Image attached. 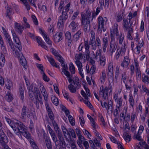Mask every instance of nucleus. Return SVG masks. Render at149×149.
<instances>
[{
  "mask_svg": "<svg viewBox=\"0 0 149 149\" xmlns=\"http://www.w3.org/2000/svg\"><path fill=\"white\" fill-rule=\"evenodd\" d=\"M45 143L47 149H52V146L51 140L47 137L44 138Z\"/></svg>",
  "mask_w": 149,
  "mask_h": 149,
  "instance_id": "obj_30",
  "label": "nucleus"
},
{
  "mask_svg": "<svg viewBox=\"0 0 149 149\" xmlns=\"http://www.w3.org/2000/svg\"><path fill=\"white\" fill-rule=\"evenodd\" d=\"M8 141L6 136L3 130H0V143L2 147V149H11L6 144Z\"/></svg>",
  "mask_w": 149,
  "mask_h": 149,
  "instance_id": "obj_3",
  "label": "nucleus"
},
{
  "mask_svg": "<svg viewBox=\"0 0 149 149\" xmlns=\"http://www.w3.org/2000/svg\"><path fill=\"white\" fill-rule=\"evenodd\" d=\"M52 123L54 127L55 130L57 133V136H58L59 133H62L60 129L58 127V125L57 123L54 120L52 121Z\"/></svg>",
  "mask_w": 149,
  "mask_h": 149,
  "instance_id": "obj_32",
  "label": "nucleus"
},
{
  "mask_svg": "<svg viewBox=\"0 0 149 149\" xmlns=\"http://www.w3.org/2000/svg\"><path fill=\"white\" fill-rule=\"evenodd\" d=\"M88 40H85L84 45V48L86 50V55L88 56H89L90 51L89 50L90 46Z\"/></svg>",
  "mask_w": 149,
  "mask_h": 149,
  "instance_id": "obj_29",
  "label": "nucleus"
},
{
  "mask_svg": "<svg viewBox=\"0 0 149 149\" xmlns=\"http://www.w3.org/2000/svg\"><path fill=\"white\" fill-rule=\"evenodd\" d=\"M37 41L39 45L41 46L42 47L46 50L48 49L47 47L45 45V42H42L41 38L38 36H36V37Z\"/></svg>",
  "mask_w": 149,
  "mask_h": 149,
  "instance_id": "obj_25",
  "label": "nucleus"
},
{
  "mask_svg": "<svg viewBox=\"0 0 149 149\" xmlns=\"http://www.w3.org/2000/svg\"><path fill=\"white\" fill-rule=\"evenodd\" d=\"M56 58L61 63L62 67H64L65 69L67 68V64L65 63L64 61L63 60V58L60 54H59L56 56Z\"/></svg>",
  "mask_w": 149,
  "mask_h": 149,
  "instance_id": "obj_28",
  "label": "nucleus"
},
{
  "mask_svg": "<svg viewBox=\"0 0 149 149\" xmlns=\"http://www.w3.org/2000/svg\"><path fill=\"white\" fill-rule=\"evenodd\" d=\"M101 8L99 7H97L96 11L95 12L94 11L92 13V20H93L94 18H95L96 16L98 15L99 12L100 11Z\"/></svg>",
  "mask_w": 149,
  "mask_h": 149,
  "instance_id": "obj_39",
  "label": "nucleus"
},
{
  "mask_svg": "<svg viewBox=\"0 0 149 149\" xmlns=\"http://www.w3.org/2000/svg\"><path fill=\"white\" fill-rule=\"evenodd\" d=\"M91 13L89 11L86 10V13L84 14H81V20L87 22L88 21L90 22V19H91V21L92 16H91Z\"/></svg>",
  "mask_w": 149,
  "mask_h": 149,
  "instance_id": "obj_9",
  "label": "nucleus"
},
{
  "mask_svg": "<svg viewBox=\"0 0 149 149\" xmlns=\"http://www.w3.org/2000/svg\"><path fill=\"white\" fill-rule=\"evenodd\" d=\"M104 19L101 16H99L98 19V31H101V30L100 28V25L102 27L104 25V21L105 22H106L108 21V19L106 17L104 18Z\"/></svg>",
  "mask_w": 149,
  "mask_h": 149,
  "instance_id": "obj_12",
  "label": "nucleus"
},
{
  "mask_svg": "<svg viewBox=\"0 0 149 149\" xmlns=\"http://www.w3.org/2000/svg\"><path fill=\"white\" fill-rule=\"evenodd\" d=\"M136 79L138 80L141 79V72L139 69H137L136 71Z\"/></svg>",
  "mask_w": 149,
  "mask_h": 149,
  "instance_id": "obj_53",
  "label": "nucleus"
},
{
  "mask_svg": "<svg viewBox=\"0 0 149 149\" xmlns=\"http://www.w3.org/2000/svg\"><path fill=\"white\" fill-rule=\"evenodd\" d=\"M41 34L43 37L46 42L50 46L52 45L51 41L50 40L49 37H48L47 35L43 31H41Z\"/></svg>",
  "mask_w": 149,
  "mask_h": 149,
  "instance_id": "obj_31",
  "label": "nucleus"
},
{
  "mask_svg": "<svg viewBox=\"0 0 149 149\" xmlns=\"http://www.w3.org/2000/svg\"><path fill=\"white\" fill-rule=\"evenodd\" d=\"M46 57L48 59V61L54 67H55L56 68H59L60 67L58 65H57L54 59L51 56H48L47 55Z\"/></svg>",
  "mask_w": 149,
  "mask_h": 149,
  "instance_id": "obj_24",
  "label": "nucleus"
},
{
  "mask_svg": "<svg viewBox=\"0 0 149 149\" xmlns=\"http://www.w3.org/2000/svg\"><path fill=\"white\" fill-rule=\"evenodd\" d=\"M74 85L77 89H79L81 86V83L79 82V80L78 77H75L73 80Z\"/></svg>",
  "mask_w": 149,
  "mask_h": 149,
  "instance_id": "obj_35",
  "label": "nucleus"
},
{
  "mask_svg": "<svg viewBox=\"0 0 149 149\" xmlns=\"http://www.w3.org/2000/svg\"><path fill=\"white\" fill-rule=\"evenodd\" d=\"M68 88L72 93H75L76 91L77 88L72 84H70L68 86Z\"/></svg>",
  "mask_w": 149,
  "mask_h": 149,
  "instance_id": "obj_48",
  "label": "nucleus"
},
{
  "mask_svg": "<svg viewBox=\"0 0 149 149\" xmlns=\"http://www.w3.org/2000/svg\"><path fill=\"white\" fill-rule=\"evenodd\" d=\"M63 69H62V72H63L64 74L68 78L72 77L71 75L70 74V72L67 71L68 70V67L67 66V68L65 69L64 67H63Z\"/></svg>",
  "mask_w": 149,
  "mask_h": 149,
  "instance_id": "obj_45",
  "label": "nucleus"
},
{
  "mask_svg": "<svg viewBox=\"0 0 149 149\" xmlns=\"http://www.w3.org/2000/svg\"><path fill=\"white\" fill-rule=\"evenodd\" d=\"M102 47L103 51L105 52L107 48L108 45V42L109 41V38L107 37H104L102 39Z\"/></svg>",
  "mask_w": 149,
  "mask_h": 149,
  "instance_id": "obj_13",
  "label": "nucleus"
},
{
  "mask_svg": "<svg viewBox=\"0 0 149 149\" xmlns=\"http://www.w3.org/2000/svg\"><path fill=\"white\" fill-rule=\"evenodd\" d=\"M14 28L15 30L19 34H21L24 30V27L21 24L15 22L14 23Z\"/></svg>",
  "mask_w": 149,
  "mask_h": 149,
  "instance_id": "obj_14",
  "label": "nucleus"
},
{
  "mask_svg": "<svg viewBox=\"0 0 149 149\" xmlns=\"http://www.w3.org/2000/svg\"><path fill=\"white\" fill-rule=\"evenodd\" d=\"M134 135L133 136V139L138 140V141H141V136L140 133L138 132L137 133H134Z\"/></svg>",
  "mask_w": 149,
  "mask_h": 149,
  "instance_id": "obj_52",
  "label": "nucleus"
},
{
  "mask_svg": "<svg viewBox=\"0 0 149 149\" xmlns=\"http://www.w3.org/2000/svg\"><path fill=\"white\" fill-rule=\"evenodd\" d=\"M100 103L102 107H105L108 113L109 112V110L111 111H112L113 103L112 101L111 100L108 101V104L106 102H105L103 104L102 101H100Z\"/></svg>",
  "mask_w": 149,
  "mask_h": 149,
  "instance_id": "obj_10",
  "label": "nucleus"
},
{
  "mask_svg": "<svg viewBox=\"0 0 149 149\" xmlns=\"http://www.w3.org/2000/svg\"><path fill=\"white\" fill-rule=\"evenodd\" d=\"M67 135L70 138L71 137L74 138H76L75 131L72 129L70 128L68 130Z\"/></svg>",
  "mask_w": 149,
  "mask_h": 149,
  "instance_id": "obj_34",
  "label": "nucleus"
},
{
  "mask_svg": "<svg viewBox=\"0 0 149 149\" xmlns=\"http://www.w3.org/2000/svg\"><path fill=\"white\" fill-rule=\"evenodd\" d=\"M131 127V131L132 133H134V132L137 128L136 125L133 123H132Z\"/></svg>",
  "mask_w": 149,
  "mask_h": 149,
  "instance_id": "obj_64",
  "label": "nucleus"
},
{
  "mask_svg": "<svg viewBox=\"0 0 149 149\" xmlns=\"http://www.w3.org/2000/svg\"><path fill=\"white\" fill-rule=\"evenodd\" d=\"M111 41L110 44L109 50L112 54L114 52L117 47L118 43L115 40V38L112 32H111Z\"/></svg>",
  "mask_w": 149,
  "mask_h": 149,
  "instance_id": "obj_5",
  "label": "nucleus"
},
{
  "mask_svg": "<svg viewBox=\"0 0 149 149\" xmlns=\"http://www.w3.org/2000/svg\"><path fill=\"white\" fill-rule=\"evenodd\" d=\"M5 62L4 56L3 54H1L0 57V66L1 67L4 66Z\"/></svg>",
  "mask_w": 149,
  "mask_h": 149,
  "instance_id": "obj_47",
  "label": "nucleus"
},
{
  "mask_svg": "<svg viewBox=\"0 0 149 149\" xmlns=\"http://www.w3.org/2000/svg\"><path fill=\"white\" fill-rule=\"evenodd\" d=\"M57 136L59 141L57 142V145L55 146L56 147V148L58 147L59 149H66L65 146V142L62 133H59Z\"/></svg>",
  "mask_w": 149,
  "mask_h": 149,
  "instance_id": "obj_6",
  "label": "nucleus"
},
{
  "mask_svg": "<svg viewBox=\"0 0 149 149\" xmlns=\"http://www.w3.org/2000/svg\"><path fill=\"white\" fill-rule=\"evenodd\" d=\"M86 67L87 73H90L91 74H93L94 73L96 69V67L95 65L91 64L90 66L87 64Z\"/></svg>",
  "mask_w": 149,
  "mask_h": 149,
  "instance_id": "obj_15",
  "label": "nucleus"
},
{
  "mask_svg": "<svg viewBox=\"0 0 149 149\" xmlns=\"http://www.w3.org/2000/svg\"><path fill=\"white\" fill-rule=\"evenodd\" d=\"M137 118L136 114L135 112H132L131 114L130 120L131 123H133L136 118Z\"/></svg>",
  "mask_w": 149,
  "mask_h": 149,
  "instance_id": "obj_50",
  "label": "nucleus"
},
{
  "mask_svg": "<svg viewBox=\"0 0 149 149\" xmlns=\"http://www.w3.org/2000/svg\"><path fill=\"white\" fill-rule=\"evenodd\" d=\"M33 102L36 105L37 109H39L40 107L39 102L40 103V101L38 99V95H35V99L33 100Z\"/></svg>",
  "mask_w": 149,
  "mask_h": 149,
  "instance_id": "obj_37",
  "label": "nucleus"
},
{
  "mask_svg": "<svg viewBox=\"0 0 149 149\" xmlns=\"http://www.w3.org/2000/svg\"><path fill=\"white\" fill-rule=\"evenodd\" d=\"M27 129V127L22 123L19 122H15L13 129L17 135L21 136V134H22L26 138L29 139L30 137V134L28 133Z\"/></svg>",
  "mask_w": 149,
  "mask_h": 149,
  "instance_id": "obj_1",
  "label": "nucleus"
},
{
  "mask_svg": "<svg viewBox=\"0 0 149 149\" xmlns=\"http://www.w3.org/2000/svg\"><path fill=\"white\" fill-rule=\"evenodd\" d=\"M19 92L21 96V99L22 101H23L24 99V91L22 87L20 88Z\"/></svg>",
  "mask_w": 149,
  "mask_h": 149,
  "instance_id": "obj_60",
  "label": "nucleus"
},
{
  "mask_svg": "<svg viewBox=\"0 0 149 149\" xmlns=\"http://www.w3.org/2000/svg\"><path fill=\"white\" fill-rule=\"evenodd\" d=\"M78 25V22L73 21L70 24L69 27L72 32H75L77 30Z\"/></svg>",
  "mask_w": 149,
  "mask_h": 149,
  "instance_id": "obj_19",
  "label": "nucleus"
},
{
  "mask_svg": "<svg viewBox=\"0 0 149 149\" xmlns=\"http://www.w3.org/2000/svg\"><path fill=\"white\" fill-rule=\"evenodd\" d=\"M123 26L124 29L129 26V22L127 19H124L123 20Z\"/></svg>",
  "mask_w": 149,
  "mask_h": 149,
  "instance_id": "obj_59",
  "label": "nucleus"
},
{
  "mask_svg": "<svg viewBox=\"0 0 149 149\" xmlns=\"http://www.w3.org/2000/svg\"><path fill=\"white\" fill-rule=\"evenodd\" d=\"M130 60L129 57L128 56H126L124 57V59L123 61L121 63V66L123 67L127 68L130 63Z\"/></svg>",
  "mask_w": 149,
  "mask_h": 149,
  "instance_id": "obj_22",
  "label": "nucleus"
},
{
  "mask_svg": "<svg viewBox=\"0 0 149 149\" xmlns=\"http://www.w3.org/2000/svg\"><path fill=\"white\" fill-rule=\"evenodd\" d=\"M105 57L104 55L100 56V64L101 65L104 66L105 64Z\"/></svg>",
  "mask_w": 149,
  "mask_h": 149,
  "instance_id": "obj_44",
  "label": "nucleus"
},
{
  "mask_svg": "<svg viewBox=\"0 0 149 149\" xmlns=\"http://www.w3.org/2000/svg\"><path fill=\"white\" fill-rule=\"evenodd\" d=\"M70 124L72 125H75V120L74 118L71 115L68 116Z\"/></svg>",
  "mask_w": 149,
  "mask_h": 149,
  "instance_id": "obj_54",
  "label": "nucleus"
},
{
  "mask_svg": "<svg viewBox=\"0 0 149 149\" xmlns=\"http://www.w3.org/2000/svg\"><path fill=\"white\" fill-rule=\"evenodd\" d=\"M121 52V50H120L118 48L117 49L115 56V57L117 60H118L119 58Z\"/></svg>",
  "mask_w": 149,
  "mask_h": 149,
  "instance_id": "obj_62",
  "label": "nucleus"
},
{
  "mask_svg": "<svg viewBox=\"0 0 149 149\" xmlns=\"http://www.w3.org/2000/svg\"><path fill=\"white\" fill-rule=\"evenodd\" d=\"M118 36V39L119 40V44L120 45H122L124 40L125 37L124 35L122 33H120V34Z\"/></svg>",
  "mask_w": 149,
  "mask_h": 149,
  "instance_id": "obj_43",
  "label": "nucleus"
},
{
  "mask_svg": "<svg viewBox=\"0 0 149 149\" xmlns=\"http://www.w3.org/2000/svg\"><path fill=\"white\" fill-rule=\"evenodd\" d=\"M47 128L52 140L54 143L55 146H57V142L59 141V139L58 140L57 139V136H56L55 132L53 130L49 125H47Z\"/></svg>",
  "mask_w": 149,
  "mask_h": 149,
  "instance_id": "obj_8",
  "label": "nucleus"
},
{
  "mask_svg": "<svg viewBox=\"0 0 149 149\" xmlns=\"http://www.w3.org/2000/svg\"><path fill=\"white\" fill-rule=\"evenodd\" d=\"M113 63L110 62L109 63L108 68L107 75L108 77H112L113 73Z\"/></svg>",
  "mask_w": 149,
  "mask_h": 149,
  "instance_id": "obj_21",
  "label": "nucleus"
},
{
  "mask_svg": "<svg viewBox=\"0 0 149 149\" xmlns=\"http://www.w3.org/2000/svg\"><path fill=\"white\" fill-rule=\"evenodd\" d=\"M129 101L131 106L133 107L134 104V100L131 94H130L129 95Z\"/></svg>",
  "mask_w": 149,
  "mask_h": 149,
  "instance_id": "obj_46",
  "label": "nucleus"
},
{
  "mask_svg": "<svg viewBox=\"0 0 149 149\" xmlns=\"http://www.w3.org/2000/svg\"><path fill=\"white\" fill-rule=\"evenodd\" d=\"M13 51V53L15 56L18 58L21 57V55L23 54L22 53H20L16 49L15 50L14 47L13 49H11Z\"/></svg>",
  "mask_w": 149,
  "mask_h": 149,
  "instance_id": "obj_38",
  "label": "nucleus"
},
{
  "mask_svg": "<svg viewBox=\"0 0 149 149\" xmlns=\"http://www.w3.org/2000/svg\"><path fill=\"white\" fill-rule=\"evenodd\" d=\"M111 84L109 83L108 87H104L103 86H100L99 91V96L102 97L104 100L108 99L109 89H111Z\"/></svg>",
  "mask_w": 149,
  "mask_h": 149,
  "instance_id": "obj_2",
  "label": "nucleus"
},
{
  "mask_svg": "<svg viewBox=\"0 0 149 149\" xmlns=\"http://www.w3.org/2000/svg\"><path fill=\"white\" fill-rule=\"evenodd\" d=\"M106 71L105 70H103L102 76L100 77V79L101 82L104 81V79L106 78Z\"/></svg>",
  "mask_w": 149,
  "mask_h": 149,
  "instance_id": "obj_57",
  "label": "nucleus"
},
{
  "mask_svg": "<svg viewBox=\"0 0 149 149\" xmlns=\"http://www.w3.org/2000/svg\"><path fill=\"white\" fill-rule=\"evenodd\" d=\"M6 98L8 102H10L13 100V97L11 93L9 92L7 93L6 95Z\"/></svg>",
  "mask_w": 149,
  "mask_h": 149,
  "instance_id": "obj_41",
  "label": "nucleus"
},
{
  "mask_svg": "<svg viewBox=\"0 0 149 149\" xmlns=\"http://www.w3.org/2000/svg\"><path fill=\"white\" fill-rule=\"evenodd\" d=\"M45 105L46 110L48 112V113H50L52 112L51 108L49 106V104L47 102H45Z\"/></svg>",
  "mask_w": 149,
  "mask_h": 149,
  "instance_id": "obj_61",
  "label": "nucleus"
},
{
  "mask_svg": "<svg viewBox=\"0 0 149 149\" xmlns=\"http://www.w3.org/2000/svg\"><path fill=\"white\" fill-rule=\"evenodd\" d=\"M124 138L126 141H130L131 139V136L127 132H125L123 133Z\"/></svg>",
  "mask_w": 149,
  "mask_h": 149,
  "instance_id": "obj_40",
  "label": "nucleus"
},
{
  "mask_svg": "<svg viewBox=\"0 0 149 149\" xmlns=\"http://www.w3.org/2000/svg\"><path fill=\"white\" fill-rule=\"evenodd\" d=\"M65 37L66 39L68 40V45L70 46L72 42L71 33L68 31L66 32L65 33Z\"/></svg>",
  "mask_w": 149,
  "mask_h": 149,
  "instance_id": "obj_27",
  "label": "nucleus"
},
{
  "mask_svg": "<svg viewBox=\"0 0 149 149\" xmlns=\"http://www.w3.org/2000/svg\"><path fill=\"white\" fill-rule=\"evenodd\" d=\"M29 111V109L27 106L25 105H23L21 110V118L24 119L26 115H27V113Z\"/></svg>",
  "mask_w": 149,
  "mask_h": 149,
  "instance_id": "obj_20",
  "label": "nucleus"
},
{
  "mask_svg": "<svg viewBox=\"0 0 149 149\" xmlns=\"http://www.w3.org/2000/svg\"><path fill=\"white\" fill-rule=\"evenodd\" d=\"M141 80L144 83L149 84V77L143 74Z\"/></svg>",
  "mask_w": 149,
  "mask_h": 149,
  "instance_id": "obj_36",
  "label": "nucleus"
},
{
  "mask_svg": "<svg viewBox=\"0 0 149 149\" xmlns=\"http://www.w3.org/2000/svg\"><path fill=\"white\" fill-rule=\"evenodd\" d=\"M5 118L6 120L8 123L10 125V127L13 129V127H12V126H13L14 124H15V123H13V122L11 121V120L10 119L6 117H5Z\"/></svg>",
  "mask_w": 149,
  "mask_h": 149,
  "instance_id": "obj_55",
  "label": "nucleus"
},
{
  "mask_svg": "<svg viewBox=\"0 0 149 149\" xmlns=\"http://www.w3.org/2000/svg\"><path fill=\"white\" fill-rule=\"evenodd\" d=\"M4 109L5 110L8 112H10L12 113H13L14 112L13 107L11 106L7 107H4Z\"/></svg>",
  "mask_w": 149,
  "mask_h": 149,
  "instance_id": "obj_63",
  "label": "nucleus"
},
{
  "mask_svg": "<svg viewBox=\"0 0 149 149\" xmlns=\"http://www.w3.org/2000/svg\"><path fill=\"white\" fill-rule=\"evenodd\" d=\"M63 33L62 32L56 33L53 36V39L55 42H58L63 39Z\"/></svg>",
  "mask_w": 149,
  "mask_h": 149,
  "instance_id": "obj_18",
  "label": "nucleus"
},
{
  "mask_svg": "<svg viewBox=\"0 0 149 149\" xmlns=\"http://www.w3.org/2000/svg\"><path fill=\"white\" fill-rule=\"evenodd\" d=\"M68 18V15L67 13L64 12H62V15L58 18V20L57 23L58 26L59 28L64 27V22L66 21Z\"/></svg>",
  "mask_w": 149,
  "mask_h": 149,
  "instance_id": "obj_4",
  "label": "nucleus"
},
{
  "mask_svg": "<svg viewBox=\"0 0 149 149\" xmlns=\"http://www.w3.org/2000/svg\"><path fill=\"white\" fill-rule=\"evenodd\" d=\"M123 14L124 12L122 11L118 14L116 15V19L117 22H119L122 20L123 18Z\"/></svg>",
  "mask_w": 149,
  "mask_h": 149,
  "instance_id": "obj_33",
  "label": "nucleus"
},
{
  "mask_svg": "<svg viewBox=\"0 0 149 149\" xmlns=\"http://www.w3.org/2000/svg\"><path fill=\"white\" fill-rule=\"evenodd\" d=\"M104 7L108 8L109 5V2L110 3H112L113 2V4L114 3V0H104Z\"/></svg>",
  "mask_w": 149,
  "mask_h": 149,
  "instance_id": "obj_58",
  "label": "nucleus"
},
{
  "mask_svg": "<svg viewBox=\"0 0 149 149\" xmlns=\"http://www.w3.org/2000/svg\"><path fill=\"white\" fill-rule=\"evenodd\" d=\"M21 57L19 58V62L24 68L26 69L27 67L26 59L23 54L21 55Z\"/></svg>",
  "mask_w": 149,
  "mask_h": 149,
  "instance_id": "obj_26",
  "label": "nucleus"
},
{
  "mask_svg": "<svg viewBox=\"0 0 149 149\" xmlns=\"http://www.w3.org/2000/svg\"><path fill=\"white\" fill-rule=\"evenodd\" d=\"M123 99L122 97H120L117 100V103L118 105L116 106V107L118 109H120V107L122 105Z\"/></svg>",
  "mask_w": 149,
  "mask_h": 149,
  "instance_id": "obj_51",
  "label": "nucleus"
},
{
  "mask_svg": "<svg viewBox=\"0 0 149 149\" xmlns=\"http://www.w3.org/2000/svg\"><path fill=\"white\" fill-rule=\"evenodd\" d=\"M81 24L84 25V30L85 32L88 31L90 29L91 25L90 22L81 20Z\"/></svg>",
  "mask_w": 149,
  "mask_h": 149,
  "instance_id": "obj_16",
  "label": "nucleus"
},
{
  "mask_svg": "<svg viewBox=\"0 0 149 149\" xmlns=\"http://www.w3.org/2000/svg\"><path fill=\"white\" fill-rule=\"evenodd\" d=\"M69 69L72 74H75V68L74 65L72 62L70 63Z\"/></svg>",
  "mask_w": 149,
  "mask_h": 149,
  "instance_id": "obj_42",
  "label": "nucleus"
},
{
  "mask_svg": "<svg viewBox=\"0 0 149 149\" xmlns=\"http://www.w3.org/2000/svg\"><path fill=\"white\" fill-rule=\"evenodd\" d=\"M75 63L78 68L79 73L82 78H84V76L82 73L83 70L82 67L83 66L81 62L79 60H76L75 61Z\"/></svg>",
  "mask_w": 149,
  "mask_h": 149,
  "instance_id": "obj_17",
  "label": "nucleus"
},
{
  "mask_svg": "<svg viewBox=\"0 0 149 149\" xmlns=\"http://www.w3.org/2000/svg\"><path fill=\"white\" fill-rule=\"evenodd\" d=\"M70 2L64 7V2L63 1H61L58 9V12L60 13L62 10V12L67 13L70 10Z\"/></svg>",
  "mask_w": 149,
  "mask_h": 149,
  "instance_id": "obj_7",
  "label": "nucleus"
},
{
  "mask_svg": "<svg viewBox=\"0 0 149 149\" xmlns=\"http://www.w3.org/2000/svg\"><path fill=\"white\" fill-rule=\"evenodd\" d=\"M51 99L52 102L56 106H58V101L57 98L55 96L51 97Z\"/></svg>",
  "mask_w": 149,
  "mask_h": 149,
  "instance_id": "obj_56",
  "label": "nucleus"
},
{
  "mask_svg": "<svg viewBox=\"0 0 149 149\" xmlns=\"http://www.w3.org/2000/svg\"><path fill=\"white\" fill-rule=\"evenodd\" d=\"M14 45H15V47L17 48L19 51L21 52L22 50V45L20 40L18 38H16V39L14 40Z\"/></svg>",
  "mask_w": 149,
  "mask_h": 149,
  "instance_id": "obj_23",
  "label": "nucleus"
},
{
  "mask_svg": "<svg viewBox=\"0 0 149 149\" xmlns=\"http://www.w3.org/2000/svg\"><path fill=\"white\" fill-rule=\"evenodd\" d=\"M127 109H126L125 111V119L124 121L126 122L129 121L130 120L131 115L130 113H127Z\"/></svg>",
  "mask_w": 149,
  "mask_h": 149,
  "instance_id": "obj_49",
  "label": "nucleus"
},
{
  "mask_svg": "<svg viewBox=\"0 0 149 149\" xmlns=\"http://www.w3.org/2000/svg\"><path fill=\"white\" fill-rule=\"evenodd\" d=\"M133 26L132 25H130L129 26L124 29V30L127 32V37L130 40L133 39V38L132 36V34L133 32Z\"/></svg>",
  "mask_w": 149,
  "mask_h": 149,
  "instance_id": "obj_11",
  "label": "nucleus"
}]
</instances>
